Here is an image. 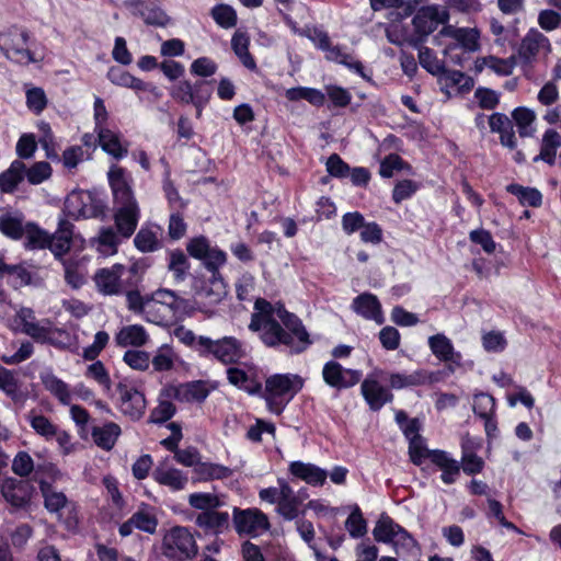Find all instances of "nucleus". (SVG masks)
Returning <instances> with one entry per match:
<instances>
[{
    "label": "nucleus",
    "mask_w": 561,
    "mask_h": 561,
    "mask_svg": "<svg viewBox=\"0 0 561 561\" xmlns=\"http://www.w3.org/2000/svg\"><path fill=\"white\" fill-rule=\"evenodd\" d=\"M199 481L226 479L232 476L233 471L225 466L210 462H199L194 469Z\"/></svg>",
    "instance_id": "nucleus-31"
},
{
    "label": "nucleus",
    "mask_w": 561,
    "mask_h": 561,
    "mask_svg": "<svg viewBox=\"0 0 561 561\" xmlns=\"http://www.w3.org/2000/svg\"><path fill=\"white\" fill-rule=\"evenodd\" d=\"M148 335L141 325H127L116 334L115 341L122 347L141 346L147 342Z\"/></svg>",
    "instance_id": "nucleus-26"
},
{
    "label": "nucleus",
    "mask_w": 561,
    "mask_h": 561,
    "mask_svg": "<svg viewBox=\"0 0 561 561\" xmlns=\"http://www.w3.org/2000/svg\"><path fill=\"white\" fill-rule=\"evenodd\" d=\"M134 242L136 248L142 252L154 251L159 245L156 233L149 229H140Z\"/></svg>",
    "instance_id": "nucleus-54"
},
{
    "label": "nucleus",
    "mask_w": 561,
    "mask_h": 561,
    "mask_svg": "<svg viewBox=\"0 0 561 561\" xmlns=\"http://www.w3.org/2000/svg\"><path fill=\"white\" fill-rule=\"evenodd\" d=\"M214 20L222 27L229 28L237 24L236 11L227 4H218L211 10Z\"/></svg>",
    "instance_id": "nucleus-49"
},
{
    "label": "nucleus",
    "mask_w": 561,
    "mask_h": 561,
    "mask_svg": "<svg viewBox=\"0 0 561 561\" xmlns=\"http://www.w3.org/2000/svg\"><path fill=\"white\" fill-rule=\"evenodd\" d=\"M439 35L454 37L469 51L479 49V32L476 28H453L451 26H445L439 32Z\"/></svg>",
    "instance_id": "nucleus-25"
},
{
    "label": "nucleus",
    "mask_w": 561,
    "mask_h": 561,
    "mask_svg": "<svg viewBox=\"0 0 561 561\" xmlns=\"http://www.w3.org/2000/svg\"><path fill=\"white\" fill-rule=\"evenodd\" d=\"M107 77L114 84L131 88L135 90H145V83L140 79L135 78L129 72L121 68H111Z\"/></svg>",
    "instance_id": "nucleus-40"
},
{
    "label": "nucleus",
    "mask_w": 561,
    "mask_h": 561,
    "mask_svg": "<svg viewBox=\"0 0 561 561\" xmlns=\"http://www.w3.org/2000/svg\"><path fill=\"white\" fill-rule=\"evenodd\" d=\"M121 393V411L131 420H139L146 409V399L144 393L134 388H128L123 383H118Z\"/></svg>",
    "instance_id": "nucleus-12"
},
{
    "label": "nucleus",
    "mask_w": 561,
    "mask_h": 561,
    "mask_svg": "<svg viewBox=\"0 0 561 561\" xmlns=\"http://www.w3.org/2000/svg\"><path fill=\"white\" fill-rule=\"evenodd\" d=\"M175 411V405L171 401L162 400L151 411L149 421L151 423H164L174 415Z\"/></svg>",
    "instance_id": "nucleus-56"
},
{
    "label": "nucleus",
    "mask_w": 561,
    "mask_h": 561,
    "mask_svg": "<svg viewBox=\"0 0 561 561\" xmlns=\"http://www.w3.org/2000/svg\"><path fill=\"white\" fill-rule=\"evenodd\" d=\"M507 191L516 195L523 205L537 207L541 204V194L536 188L524 187L518 184H511Z\"/></svg>",
    "instance_id": "nucleus-43"
},
{
    "label": "nucleus",
    "mask_w": 561,
    "mask_h": 561,
    "mask_svg": "<svg viewBox=\"0 0 561 561\" xmlns=\"http://www.w3.org/2000/svg\"><path fill=\"white\" fill-rule=\"evenodd\" d=\"M409 455L411 461L416 466H420L423 459L430 457L431 451L424 446L422 436L411 437Z\"/></svg>",
    "instance_id": "nucleus-59"
},
{
    "label": "nucleus",
    "mask_w": 561,
    "mask_h": 561,
    "mask_svg": "<svg viewBox=\"0 0 561 561\" xmlns=\"http://www.w3.org/2000/svg\"><path fill=\"white\" fill-rule=\"evenodd\" d=\"M121 434V427L115 423H107L103 427H96L92 432L95 444L105 450H110L115 445Z\"/></svg>",
    "instance_id": "nucleus-30"
},
{
    "label": "nucleus",
    "mask_w": 561,
    "mask_h": 561,
    "mask_svg": "<svg viewBox=\"0 0 561 561\" xmlns=\"http://www.w3.org/2000/svg\"><path fill=\"white\" fill-rule=\"evenodd\" d=\"M327 171L335 178H346L350 174L351 168L345 163L336 153L331 154L327 161Z\"/></svg>",
    "instance_id": "nucleus-64"
},
{
    "label": "nucleus",
    "mask_w": 561,
    "mask_h": 561,
    "mask_svg": "<svg viewBox=\"0 0 561 561\" xmlns=\"http://www.w3.org/2000/svg\"><path fill=\"white\" fill-rule=\"evenodd\" d=\"M24 234H25V239H26V242H25L26 248H28V249L48 248L49 234L46 231L39 229L36 225L27 224L25 226Z\"/></svg>",
    "instance_id": "nucleus-41"
},
{
    "label": "nucleus",
    "mask_w": 561,
    "mask_h": 561,
    "mask_svg": "<svg viewBox=\"0 0 561 561\" xmlns=\"http://www.w3.org/2000/svg\"><path fill=\"white\" fill-rule=\"evenodd\" d=\"M188 503L192 507L202 510L204 512L218 507L220 501L216 495L209 493H194L188 497Z\"/></svg>",
    "instance_id": "nucleus-52"
},
{
    "label": "nucleus",
    "mask_w": 561,
    "mask_h": 561,
    "mask_svg": "<svg viewBox=\"0 0 561 561\" xmlns=\"http://www.w3.org/2000/svg\"><path fill=\"white\" fill-rule=\"evenodd\" d=\"M139 217L138 209H117L114 216L117 231L124 238H129L136 230Z\"/></svg>",
    "instance_id": "nucleus-27"
},
{
    "label": "nucleus",
    "mask_w": 561,
    "mask_h": 561,
    "mask_svg": "<svg viewBox=\"0 0 561 561\" xmlns=\"http://www.w3.org/2000/svg\"><path fill=\"white\" fill-rule=\"evenodd\" d=\"M323 379L324 381L334 388H342L343 380V368L336 362H329L323 367Z\"/></svg>",
    "instance_id": "nucleus-55"
},
{
    "label": "nucleus",
    "mask_w": 561,
    "mask_h": 561,
    "mask_svg": "<svg viewBox=\"0 0 561 561\" xmlns=\"http://www.w3.org/2000/svg\"><path fill=\"white\" fill-rule=\"evenodd\" d=\"M302 388V379L297 375H274L265 382V392L283 397H291Z\"/></svg>",
    "instance_id": "nucleus-14"
},
{
    "label": "nucleus",
    "mask_w": 561,
    "mask_h": 561,
    "mask_svg": "<svg viewBox=\"0 0 561 561\" xmlns=\"http://www.w3.org/2000/svg\"><path fill=\"white\" fill-rule=\"evenodd\" d=\"M448 19L446 11L439 12L435 5L422 7L413 18V26L416 34L428 36L438 24L445 23Z\"/></svg>",
    "instance_id": "nucleus-11"
},
{
    "label": "nucleus",
    "mask_w": 561,
    "mask_h": 561,
    "mask_svg": "<svg viewBox=\"0 0 561 561\" xmlns=\"http://www.w3.org/2000/svg\"><path fill=\"white\" fill-rule=\"evenodd\" d=\"M196 295L209 306L219 304L227 295L224 279L220 275L213 274L211 278L196 290Z\"/></svg>",
    "instance_id": "nucleus-21"
},
{
    "label": "nucleus",
    "mask_w": 561,
    "mask_h": 561,
    "mask_svg": "<svg viewBox=\"0 0 561 561\" xmlns=\"http://www.w3.org/2000/svg\"><path fill=\"white\" fill-rule=\"evenodd\" d=\"M279 497L277 512L286 519L293 520L298 514V507L301 504V496L296 495L293 489L284 480H278Z\"/></svg>",
    "instance_id": "nucleus-15"
},
{
    "label": "nucleus",
    "mask_w": 561,
    "mask_h": 561,
    "mask_svg": "<svg viewBox=\"0 0 561 561\" xmlns=\"http://www.w3.org/2000/svg\"><path fill=\"white\" fill-rule=\"evenodd\" d=\"M399 526L400 525L396 524L391 517L386 514H381L375 525L373 536L378 542L390 543L391 539H393V536L396 535V531H398Z\"/></svg>",
    "instance_id": "nucleus-36"
},
{
    "label": "nucleus",
    "mask_w": 561,
    "mask_h": 561,
    "mask_svg": "<svg viewBox=\"0 0 561 561\" xmlns=\"http://www.w3.org/2000/svg\"><path fill=\"white\" fill-rule=\"evenodd\" d=\"M95 283L104 295H115L119 293V276L113 270L103 268L95 275Z\"/></svg>",
    "instance_id": "nucleus-35"
},
{
    "label": "nucleus",
    "mask_w": 561,
    "mask_h": 561,
    "mask_svg": "<svg viewBox=\"0 0 561 561\" xmlns=\"http://www.w3.org/2000/svg\"><path fill=\"white\" fill-rule=\"evenodd\" d=\"M184 302L185 300L178 297L175 293L168 289H158L148 295L144 317L151 323L165 325L173 321Z\"/></svg>",
    "instance_id": "nucleus-1"
},
{
    "label": "nucleus",
    "mask_w": 561,
    "mask_h": 561,
    "mask_svg": "<svg viewBox=\"0 0 561 561\" xmlns=\"http://www.w3.org/2000/svg\"><path fill=\"white\" fill-rule=\"evenodd\" d=\"M345 528L353 538H360L367 533V523L357 505L354 506L345 522Z\"/></svg>",
    "instance_id": "nucleus-42"
},
{
    "label": "nucleus",
    "mask_w": 561,
    "mask_h": 561,
    "mask_svg": "<svg viewBox=\"0 0 561 561\" xmlns=\"http://www.w3.org/2000/svg\"><path fill=\"white\" fill-rule=\"evenodd\" d=\"M35 489L28 480L8 478L3 481L1 493L3 497L14 507L26 506Z\"/></svg>",
    "instance_id": "nucleus-9"
},
{
    "label": "nucleus",
    "mask_w": 561,
    "mask_h": 561,
    "mask_svg": "<svg viewBox=\"0 0 561 561\" xmlns=\"http://www.w3.org/2000/svg\"><path fill=\"white\" fill-rule=\"evenodd\" d=\"M39 488L45 500V507L51 512L57 513L67 504V497L62 492H56L51 485L46 481H39Z\"/></svg>",
    "instance_id": "nucleus-37"
},
{
    "label": "nucleus",
    "mask_w": 561,
    "mask_h": 561,
    "mask_svg": "<svg viewBox=\"0 0 561 561\" xmlns=\"http://www.w3.org/2000/svg\"><path fill=\"white\" fill-rule=\"evenodd\" d=\"M124 362L131 368L146 370L149 367V354L144 351H127L124 354Z\"/></svg>",
    "instance_id": "nucleus-60"
},
{
    "label": "nucleus",
    "mask_w": 561,
    "mask_h": 561,
    "mask_svg": "<svg viewBox=\"0 0 561 561\" xmlns=\"http://www.w3.org/2000/svg\"><path fill=\"white\" fill-rule=\"evenodd\" d=\"M51 174L50 164L46 161L34 163L30 169L25 168V176L31 184H39Z\"/></svg>",
    "instance_id": "nucleus-51"
},
{
    "label": "nucleus",
    "mask_w": 561,
    "mask_h": 561,
    "mask_svg": "<svg viewBox=\"0 0 561 561\" xmlns=\"http://www.w3.org/2000/svg\"><path fill=\"white\" fill-rule=\"evenodd\" d=\"M162 549L168 558L192 559L197 553L193 535L186 528L179 526L164 536Z\"/></svg>",
    "instance_id": "nucleus-3"
},
{
    "label": "nucleus",
    "mask_w": 561,
    "mask_h": 561,
    "mask_svg": "<svg viewBox=\"0 0 561 561\" xmlns=\"http://www.w3.org/2000/svg\"><path fill=\"white\" fill-rule=\"evenodd\" d=\"M28 33L18 26H11L0 33V49L7 58L19 64L35 61L33 53L27 49Z\"/></svg>",
    "instance_id": "nucleus-2"
},
{
    "label": "nucleus",
    "mask_w": 561,
    "mask_h": 561,
    "mask_svg": "<svg viewBox=\"0 0 561 561\" xmlns=\"http://www.w3.org/2000/svg\"><path fill=\"white\" fill-rule=\"evenodd\" d=\"M468 442L469 437L466 436L462 439V469L468 474L479 473L483 468V460L473 451H469Z\"/></svg>",
    "instance_id": "nucleus-47"
},
{
    "label": "nucleus",
    "mask_w": 561,
    "mask_h": 561,
    "mask_svg": "<svg viewBox=\"0 0 561 561\" xmlns=\"http://www.w3.org/2000/svg\"><path fill=\"white\" fill-rule=\"evenodd\" d=\"M251 331H262L261 339L265 345L274 347L279 344L291 345V336L272 317L253 313L249 324Z\"/></svg>",
    "instance_id": "nucleus-4"
},
{
    "label": "nucleus",
    "mask_w": 561,
    "mask_h": 561,
    "mask_svg": "<svg viewBox=\"0 0 561 561\" xmlns=\"http://www.w3.org/2000/svg\"><path fill=\"white\" fill-rule=\"evenodd\" d=\"M561 147V136L554 129H547L542 136L540 153L534 158L537 162L542 160L549 165L556 163V156L558 148Z\"/></svg>",
    "instance_id": "nucleus-22"
},
{
    "label": "nucleus",
    "mask_w": 561,
    "mask_h": 561,
    "mask_svg": "<svg viewBox=\"0 0 561 561\" xmlns=\"http://www.w3.org/2000/svg\"><path fill=\"white\" fill-rule=\"evenodd\" d=\"M26 103L30 110L39 114L47 104L45 92L42 88H32L26 92Z\"/></svg>",
    "instance_id": "nucleus-61"
},
{
    "label": "nucleus",
    "mask_w": 561,
    "mask_h": 561,
    "mask_svg": "<svg viewBox=\"0 0 561 561\" xmlns=\"http://www.w3.org/2000/svg\"><path fill=\"white\" fill-rule=\"evenodd\" d=\"M73 236V225L67 219H60L58 229L54 234H49L48 248L55 257L61 260L71 248Z\"/></svg>",
    "instance_id": "nucleus-13"
},
{
    "label": "nucleus",
    "mask_w": 561,
    "mask_h": 561,
    "mask_svg": "<svg viewBox=\"0 0 561 561\" xmlns=\"http://www.w3.org/2000/svg\"><path fill=\"white\" fill-rule=\"evenodd\" d=\"M130 518L136 528L148 534H153L156 531L158 522L153 515L144 511H138Z\"/></svg>",
    "instance_id": "nucleus-58"
},
{
    "label": "nucleus",
    "mask_w": 561,
    "mask_h": 561,
    "mask_svg": "<svg viewBox=\"0 0 561 561\" xmlns=\"http://www.w3.org/2000/svg\"><path fill=\"white\" fill-rule=\"evenodd\" d=\"M167 396L182 402H201L207 398L208 390L203 381H194L172 387L168 390Z\"/></svg>",
    "instance_id": "nucleus-16"
},
{
    "label": "nucleus",
    "mask_w": 561,
    "mask_h": 561,
    "mask_svg": "<svg viewBox=\"0 0 561 561\" xmlns=\"http://www.w3.org/2000/svg\"><path fill=\"white\" fill-rule=\"evenodd\" d=\"M31 425L37 434L46 438H50L57 435L56 426L44 415L32 416Z\"/></svg>",
    "instance_id": "nucleus-62"
},
{
    "label": "nucleus",
    "mask_w": 561,
    "mask_h": 561,
    "mask_svg": "<svg viewBox=\"0 0 561 561\" xmlns=\"http://www.w3.org/2000/svg\"><path fill=\"white\" fill-rule=\"evenodd\" d=\"M196 524L202 528L218 533L229 527V515L213 510L206 511L197 516Z\"/></svg>",
    "instance_id": "nucleus-28"
},
{
    "label": "nucleus",
    "mask_w": 561,
    "mask_h": 561,
    "mask_svg": "<svg viewBox=\"0 0 561 561\" xmlns=\"http://www.w3.org/2000/svg\"><path fill=\"white\" fill-rule=\"evenodd\" d=\"M154 480L174 491L184 489L187 478L178 469L157 468L153 472Z\"/></svg>",
    "instance_id": "nucleus-29"
},
{
    "label": "nucleus",
    "mask_w": 561,
    "mask_h": 561,
    "mask_svg": "<svg viewBox=\"0 0 561 561\" xmlns=\"http://www.w3.org/2000/svg\"><path fill=\"white\" fill-rule=\"evenodd\" d=\"M44 387L51 392L62 404L70 403V392L68 386L57 378L56 376L48 374L42 377Z\"/></svg>",
    "instance_id": "nucleus-39"
},
{
    "label": "nucleus",
    "mask_w": 561,
    "mask_h": 561,
    "mask_svg": "<svg viewBox=\"0 0 561 561\" xmlns=\"http://www.w3.org/2000/svg\"><path fill=\"white\" fill-rule=\"evenodd\" d=\"M249 36L244 33L236 32L231 39V46L234 54L240 58L244 67L254 69L256 64L249 53Z\"/></svg>",
    "instance_id": "nucleus-33"
},
{
    "label": "nucleus",
    "mask_w": 561,
    "mask_h": 561,
    "mask_svg": "<svg viewBox=\"0 0 561 561\" xmlns=\"http://www.w3.org/2000/svg\"><path fill=\"white\" fill-rule=\"evenodd\" d=\"M275 312L285 328L290 332L291 345L289 346L293 351L296 353L305 351L307 346L311 344V341L300 319L294 313L288 312L282 305L276 307Z\"/></svg>",
    "instance_id": "nucleus-8"
},
{
    "label": "nucleus",
    "mask_w": 561,
    "mask_h": 561,
    "mask_svg": "<svg viewBox=\"0 0 561 561\" xmlns=\"http://www.w3.org/2000/svg\"><path fill=\"white\" fill-rule=\"evenodd\" d=\"M197 343L201 347L199 352L203 355L213 354L225 364L236 363L242 357L241 345L233 337H224L222 340L213 341L209 337L199 336Z\"/></svg>",
    "instance_id": "nucleus-5"
},
{
    "label": "nucleus",
    "mask_w": 561,
    "mask_h": 561,
    "mask_svg": "<svg viewBox=\"0 0 561 561\" xmlns=\"http://www.w3.org/2000/svg\"><path fill=\"white\" fill-rule=\"evenodd\" d=\"M98 137L102 149L113 157L122 158L127 153V149L122 147L118 136L112 130L100 127V129H98Z\"/></svg>",
    "instance_id": "nucleus-32"
},
{
    "label": "nucleus",
    "mask_w": 561,
    "mask_h": 561,
    "mask_svg": "<svg viewBox=\"0 0 561 561\" xmlns=\"http://www.w3.org/2000/svg\"><path fill=\"white\" fill-rule=\"evenodd\" d=\"M25 176V163L14 160L10 168L0 174V191L13 193Z\"/></svg>",
    "instance_id": "nucleus-23"
},
{
    "label": "nucleus",
    "mask_w": 561,
    "mask_h": 561,
    "mask_svg": "<svg viewBox=\"0 0 561 561\" xmlns=\"http://www.w3.org/2000/svg\"><path fill=\"white\" fill-rule=\"evenodd\" d=\"M410 168L397 153L388 154L380 163L379 174L382 178H391L393 170Z\"/></svg>",
    "instance_id": "nucleus-57"
},
{
    "label": "nucleus",
    "mask_w": 561,
    "mask_h": 561,
    "mask_svg": "<svg viewBox=\"0 0 561 561\" xmlns=\"http://www.w3.org/2000/svg\"><path fill=\"white\" fill-rule=\"evenodd\" d=\"M0 389L15 403L23 404L27 399V394L20 388L15 374L2 366H0Z\"/></svg>",
    "instance_id": "nucleus-24"
},
{
    "label": "nucleus",
    "mask_w": 561,
    "mask_h": 561,
    "mask_svg": "<svg viewBox=\"0 0 561 561\" xmlns=\"http://www.w3.org/2000/svg\"><path fill=\"white\" fill-rule=\"evenodd\" d=\"M362 393L371 410H379L385 403L390 402L393 398L378 381L365 379L362 383Z\"/></svg>",
    "instance_id": "nucleus-17"
},
{
    "label": "nucleus",
    "mask_w": 561,
    "mask_h": 561,
    "mask_svg": "<svg viewBox=\"0 0 561 561\" xmlns=\"http://www.w3.org/2000/svg\"><path fill=\"white\" fill-rule=\"evenodd\" d=\"M541 51L546 54L551 51L550 42L538 30L531 28L520 41L516 57L523 66L530 67Z\"/></svg>",
    "instance_id": "nucleus-7"
},
{
    "label": "nucleus",
    "mask_w": 561,
    "mask_h": 561,
    "mask_svg": "<svg viewBox=\"0 0 561 561\" xmlns=\"http://www.w3.org/2000/svg\"><path fill=\"white\" fill-rule=\"evenodd\" d=\"M193 85L194 106L196 107V116L201 117L203 107L208 103L213 89L207 81H197Z\"/></svg>",
    "instance_id": "nucleus-46"
},
{
    "label": "nucleus",
    "mask_w": 561,
    "mask_h": 561,
    "mask_svg": "<svg viewBox=\"0 0 561 561\" xmlns=\"http://www.w3.org/2000/svg\"><path fill=\"white\" fill-rule=\"evenodd\" d=\"M308 37L318 46V48L327 51V59L335 61L339 60L340 56H342L340 47L331 45L330 37L324 31L313 28Z\"/></svg>",
    "instance_id": "nucleus-38"
},
{
    "label": "nucleus",
    "mask_w": 561,
    "mask_h": 561,
    "mask_svg": "<svg viewBox=\"0 0 561 561\" xmlns=\"http://www.w3.org/2000/svg\"><path fill=\"white\" fill-rule=\"evenodd\" d=\"M483 64L497 75L510 76L517 65V57L516 55H512L511 57L503 59L495 56H489L483 58Z\"/></svg>",
    "instance_id": "nucleus-45"
},
{
    "label": "nucleus",
    "mask_w": 561,
    "mask_h": 561,
    "mask_svg": "<svg viewBox=\"0 0 561 561\" xmlns=\"http://www.w3.org/2000/svg\"><path fill=\"white\" fill-rule=\"evenodd\" d=\"M353 309L358 314L373 319L379 324L383 322L380 302L373 294L364 293L357 296L353 301Z\"/></svg>",
    "instance_id": "nucleus-19"
},
{
    "label": "nucleus",
    "mask_w": 561,
    "mask_h": 561,
    "mask_svg": "<svg viewBox=\"0 0 561 561\" xmlns=\"http://www.w3.org/2000/svg\"><path fill=\"white\" fill-rule=\"evenodd\" d=\"M513 118L519 128V135L522 137H527L533 134V129L530 128V125L535 119L533 111L526 107H518L513 112Z\"/></svg>",
    "instance_id": "nucleus-50"
},
{
    "label": "nucleus",
    "mask_w": 561,
    "mask_h": 561,
    "mask_svg": "<svg viewBox=\"0 0 561 561\" xmlns=\"http://www.w3.org/2000/svg\"><path fill=\"white\" fill-rule=\"evenodd\" d=\"M420 65L433 76H442L446 72L443 61L438 60L430 48H421L419 54Z\"/></svg>",
    "instance_id": "nucleus-44"
},
{
    "label": "nucleus",
    "mask_w": 561,
    "mask_h": 561,
    "mask_svg": "<svg viewBox=\"0 0 561 561\" xmlns=\"http://www.w3.org/2000/svg\"><path fill=\"white\" fill-rule=\"evenodd\" d=\"M34 469L33 459L25 451H20L13 459L12 470L20 477H27Z\"/></svg>",
    "instance_id": "nucleus-63"
},
{
    "label": "nucleus",
    "mask_w": 561,
    "mask_h": 561,
    "mask_svg": "<svg viewBox=\"0 0 561 561\" xmlns=\"http://www.w3.org/2000/svg\"><path fill=\"white\" fill-rule=\"evenodd\" d=\"M233 524L238 534L259 536L270 529L267 516L257 508H233Z\"/></svg>",
    "instance_id": "nucleus-6"
},
{
    "label": "nucleus",
    "mask_w": 561,
    "mask_h": 561,
    "mask_svg": "<svg viewBox=\"0 0 561 561\" xmlns=\"http://www.w3.org/2000/svg\"><path fill=\"white\" fill-rule=\"evenodd\" d=\"M428 345L433 354L443 362L454 360V346L444 334H435L428 339Z\"/></svg>",
    "instance_id": "nucleus-34"
},
{
    "label": "nucleus",
    "mask_w": 561,
    "mask_h": 561,
    "mask_svg": "<svg viewBox=\"0 0 561 561\" xmlns=\"http://www.w3.org/2000/svg\"><path fill=\"white\" fill-rule=\"evenodd\" d=\"M135 14L141 16L147 25L163 27L170 23V16L159 7H145L141 0H128Z\"/></svg>",
    "instance_id": "nucleus-18"
},
{
    "label": "nucleus",
    "mask_w": 561,
    "mask_h": 561,
    "mask_svg": "<svg viewBox=\"0 0 561 561\" xmlns=\"http://www.w3.org/2000/svg\"><path fill=\"white\" fill-rule=\"evenodd\" d=\"M108 180L115 203L119 205L118 209H138L131 187L124 176V170L121 168L111 170L108 172Z\"/></svg>",
    "instance_id": "nucleus-10"
},
{
    "label": "nucleus",
    "mask_w": 561,
    "mask_h": 561,
    "mask_svg": "<svg viewBox=\"0 0 561 561\" xmlns=\"http://www.w3.org/2000/svg\"><path fill=\"white\" fill-rule=\"evenodd\" d=\"M0 231L12 239H20L23 237L25 228L20 219L8 216L0 217Z\"/></svg>",
    "instance_id": "nucleus-53"
},
{
    "label": "nucleus",
    "mask_w": 561,
    "mask_h": 561,
    "mask_svg": "<svg viewBox=\"0 0 561 561\" xmlns=\"http://www.w3.org/2000/svg\"><path fill=\"white\" fill-rule=\"evenodd\" d=\"M495 400L488 393H478L473 398V412L483 417H493Z\"/></svg>",
    "instance_id": "nucleus-48"
},
{
    "label": "nucleus",
    "mask_w": 561,
    "mask_h": 561,
    "mask_svg": "<svg viewBox=\"0 0 561 561\" xmlns=\"http://www.w3.org/2000/svg\"><path fill=\"white\" fill-rule=\"evenodd\" d=\"M289 471L293 476L314 485H322L328 477L325 470L312 463H305L301 461L291 462Z\"/></svg>",
    "instance_id": "nucleus-20"
}]
</instances>
